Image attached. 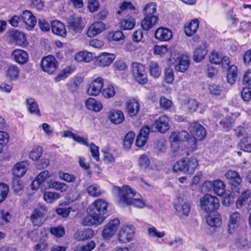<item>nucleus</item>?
Instances as JSON below:
<instances>
[{"label":"nucleus","mask_w":251,"mask_h":251,"mask_svg":"<svg viewBox=\"0 0 251 251\" xmlns=\"http://www.w3.org/2000/svg\"><path fill=\"white\" fill-rule=\"evenodd\" d=\"M134 236V229L132 226H124L119 230L118 237L119 240L122 243L128 242L131 241Z\"/></svg>","instance_id":"dca6fc26"},{"label":"nucleus","mask_w":251,"mask_h":251,"mask_svg":"<svg viewBox=\"0 0 251 251\" xmlns=\"http://www.w3.org/2000/svg\"><path fill=\"white\" fill-rule=\"evenodd\" d=\"M103 79L101 77L94 78L89 85L87 93L89 96H97L103 86Z\"/></svg>","instance_id":"2eb2a0df"},{"label":"nucleus","mask_w":251,"mask_h":251,"mask_svg":"<svg viewBox=\"0 0 251 251\" xmlns=\"http://www.w3.org/2000/svg\"><path fill=\"white\" fill-rule=\"evenodd\" d=\"M94 58L93 53L87 51H81L77 53L75 60L77 62H90Z\"/></svg>","instance_id":"72a5a7b5"},{"label":"nucleus","mask_w":251,"mask_h":251,"mask_svg":"<svg viewBox=\"0 0 251 251\" xmlns=\"http://www.w3.org/2000/svg\"><path fill=\"white\" fill-rule=\"evenodd\" d=\"M134 6L130 2L124 1L120 6V10L117 11V14L122 15H127V19H124L120 23V27L123 30H131L135 25V20L131 16Z\"/></svg>","instance_id":"7ed1b4c3"},{"label":"nucleus","mask_w":251,"mask_h":251,"mask_svg":"<svg viewBox=\"0 0 251 251\" xmlns=\"http://www.w3.org/2000/svg\"><path fill=\"white\" fill-rule=\"evenodd\" d=\"M9 192L8 185L3 183H0V203L7 197Z\"/></svg>","instance_id":"774afa93"},{"label":"nucleus","mask_w":251,"mask_h":251,"mask_svg":"<svg viewBox=\"0 0 251 251\" xmlns=\"http://www.w3.org/2000/svg\"><path fill=\"white\" fill-rule=\"evenodd\" d=\"M9 141V135L6 132L0 130V153L2 151L3 146Z\"/></svg>","instance_id":"338daca9"},{"label":"nucleus","mask_w":251,"mask_h":251,"mask_svg":"<svg viewBox=\"0 0 251 251\" xmlns=\"http://www.w3.org/2000/svg\"><path fill=\"white\" fill-rule=\"evenodd\" d=\"M207 224L211 227H219L222 224L221 216L219 213L208 216L206 218Z\"/></svg>","instance_id":"e433bc0d"},{"label":"nucleus","mask_w":251,"mask_h":251,"mask_svg":"<svg viewBox=\"0 0 251 251\" xmlns=\"http://www.w3.org/2000/svg\"><path fill=\"white\" fill-rule=\"evenodd\" d=\"M67 22L69 28L75 32H79L83 28L80 17L76 15H72L67 18Z\"/></svg>","instance_id":"aec40b11"},{"label":"nucleus","mask_w":251,"mask_h":251,"mask_svg":"<svg viewBox=\"0 0 251 251\" xmlns=\"http://www.w3.org/2000/svg\"><path fill=\"white\" fill-rule=\"evenodd\" d=\"M214 191L218 196H222L225 192V185L223 181L220 179L214 181Z\"/></svg>","instance_id":"a18cd8bd"},{"label":"nucleus","mask_w":251,"mask_h":251,"mask_svg":"<svg viewBox=\"0 0 251 251\" xmlns=\"http://www.w3.org/2000/svg\"><path fill=\"white\" fill-rule=\"evenodd\" d=\"M170 120L168 117L163 115L157 119L154 123L153 126L161 133H165L170 128Z\"/></svg>","instance_id":"412c9836"},{"label":"nucleus","mask_w":251,"mask_h":251,"mask_svg":"<svg viewBox=\"0 0 251 251\" xmlns=\"http://www.w3.org/2000/svg\"><path fill=\"white\" fill-rule=\"evenodd\" d=\"M74 69V67L71 66H68L63 69L54 77V81L55 82H59L65 79L73 72Z\"/></svg>","instance_id":"ea45409f"},{"label":"nucleus","mask_w":251,"mask_h":251,"mask_svg":"<svg viewBox=\"0 0 251 251\" xmlns=\"http://www.w3.org/2000/svg\"><path fill=\"white\" fill-rule=\"evenodd\" d=\"M174 208L176 209V214L179 217L188 216L190 210L189 204L187 202L182 203L178 202L174 204Z\"/></svg>","instance_id":"c756f323"},{"label":"nucleus","mask_w":251,"mask_h":251,"mask_svg":"<svg viewBox=\"0 0 251 251\" xmlns=\"http://www.w3.org/2000/svg\"><path fill=\"white\" fill-rule=\"evenodd\" d=\"M58 176L60 179L68 183L74 182L76 179L75 175L63 172H60Z\"/></svg>","instance_id":"4d7b16f0"},{"label":"nucleus","mask_w":251,"mask_h":251,"mask_svg":"<svg viewBox=\"0 0 251 251\" xmlns=\"http://www.w3.org/2000/svg\"><path fill=\"white\" fill-rule=\"evenodd\" d=\"M207 47L205 44L200 46L194 52V60L196 62L202 60L207 53Z\"/></svg>","instance_id":"c9c22d12"},{"label":"nucleus","mask_w":251,"mask_h":251,"mask_svg":"<svg viewBox=\"0 0 251 251\" xmlns=\"http://www.w3.org/2000/svg\"><path fill=\"white\" fill-rule=\"evenodd\" d=\"M93 235V231L91 229H87L78 232L76 238L79 241H83L92 238Z\"/></svg>","instance_id":"3c124183"},{"label":"nucleus","mask_w":251,"mask_h":251,"mask_svg":"<svg viewBox=\"0 0 251 251\" xmlns=\"http://www.w3.org/2000/svg\"><path fill=\"white\" fill-rule=\"evenodd\" d=\"M158 20V16H144L141 22V27L144 30L148 31L157 24Z\"/></svg>","instance_id":"cd10ccee"},{"label":"nucleus","mask_w":251,"mask_h":251,"mask_svg":"<svg viewBox=\"0 0 251 251\" xmlns=\"http://www.w3.org/2000/svg\"><path fill=\"white\" fill-rule=\"evenodd\" d=\"M116 93L114 87L111 85H108L102 91V96L106 98L113 97Z\"/></svg>","instance_id":"e2e57ef3"},{"label":"nucleus","mask_w":251,"mask_h":251,"mask_svg":"<svg viewBox=\"0 0 251 251\" xmlns=\"http://www.w3.org/2000/svg\"><path fill=\"white\" fill-rule=\"evenodd\" d=\"M41 70L49 75L53 74L58 67V62L52 55L44 57L40 62Z\"/></svg>","instance_id":"1a4fd4ad"},{"label":"nucleus","mask_w":251,"mask_h":251,"mask_svg":"<svg viewBox=\"0 0 251 251\" xmlns=\"http://www.w3.org/2000/svg\"><path fill=\"white\" fill-rule=\"evenodd\" d=\"M5 76L10 81L18 79L20 74V69L15 64H11L7 66L5 69Z\"/></svg>","instance_id":"393cba45"},{"label":"nucleus","mask_w":251,"mask_h":251,"mask_svg":"<svg viewBox=\"0 0 251 251\" xmlns=\"http://www.w3.org/2000/svg\"><path fill=\"white\" fill-rule=\"evenodd\" d=\"M9 41L17 46L25 47L27 45L25 34L17 30L12 29L7 33Z\"/></svg>","instance_id":"4468645a"},{"label":"nucleus","mask_w":251,"mask_h":251,"mask_svg":"<svg viewBox=\"0 0 251 251\" xmlns=\"http://www.w3.org/2000/svg\"><path fill=\"white\" fill-rule=\"evenodd\" d=\"M115 58V54L103 52L98 57L97 61L99 66L105 67L110 65Z\"/></svg>","instance_id":"bb28decb"},{"label":"nucleus","mask_w":251,"mask_h":251,"mask_svg":"<svg viewBox=\"0 0 251 251\" xmlns=\"http://www.w3.org/2000/svg\"><path fill=\"white\" fill-rule=\"evenodd\" d=\"M60 197V195L56 192H46L44 194V200L48 203H51Z\"/></svg>","instance_id":"864d4df0"},{"label":"nucleus","mask_w":251,"mask_h":251,"mask_svg":"<svg viewBox=\"0 0 251 251\" xmlns=\"http://www.w3.org/2000/svg\"><path fill=\"white\" fill-rule=\"evenodd\" d=\"M135 136V133L132 131L129 132L126 135L123 142V146L125 149H129L131 147Z\"/></svg>","instance_id":"8fccbe9b"},{"label":"nucleus","mask_w":251,"mask_h":251,"mask_svg":"<svg viewBox=\"0 0 251 251\" xmlns=\"http://www.w3.org/2000/svg\"><path fill=\"white\" fill-rule=\"evenodd\" d=\"M109 41H118L125 38V36L122 31L116 30L111 31L108 33L106 37Z\"/></svg>","instance_id":"37998d69"},{"label":"nucleus","mask_w":251,"mask_h":251,"mask_svg":"<svg viewBox=\"0 0 251 251\" xmlns=\"http://www.w3.org/2000/svg\"><path fill=\"white\" fill-rule=\"evenodd\" d=\"M199 26V21L197 19L191 20L184 26V32L188 36H191L197 31Z\"/></svg>","instance_id":"2f4dec72"},{"label":"nucleus","mask_w":251,"mask_h":251,"mask_svg":"<svg viewBox=\"0 0 251 251\" xmlns=\"http://www.w3.org/2000/svg\"><path fill=\"white\" fill-rule=\"evenodd\" d=\"M237 76V67L235 65H231L227 70V81L230 84H233Z\"/></svg>","instance_id":"a19ab883"},{"label":"nucleus","mask_w":251,"mask_h":251,"mask_svg":"<svg viewBox=\"0 0 251 251\" xmlns=\"http://www.w3.org/2000/svg\"><path fill=\"white\" fill-rule=\"evenodd\" d=\"M105 29V24L101 22H96L89 27L87 35L90 37H93L100 33Z\"/></svg>","instance_id":"5701e85b"},{"label":"nucleus","mask_w":251,"mask_h":251,"mask_svg":"<svg viewBox=\"0 0 251 251\" xmlns=\"http://www.w3.org/2000/svg\"><path fill=\"white\" fill-rule=\"evenodd\" d=\"M168 51V48L167 45H156L153 49L154 54L160 56H164Z\"/></svg>","instance_id":"680f3d73"},{"label":"nucleus","mask_w":251,"mask_h":251,"mask_svg":"<svg viewBox=\"0 0 251 251\" xmlns=\"http://www.w3.org/2000/svg\"><path fill=\"white\" fill-rule=\"evenodd\" d=\"M208 91L211 95L216 97H220L223 94L222 87L220 85L215 84L209 85Z\"/></svg>","instance_id":"5fc2aeb1"},{"label":"nucleus","mask_w":251,"mask_h":251,"mask_svg":"<svg viewBox=\"0 0 251 251\" xmlns=\"http://www.w3.org/2000/svg\"><path fill=\"white\" fill-rule=\"evenodd\" d=\"M156 11V5L154 2H150L146 5L144 9V16H157L154 15Z\"/></svg>","instance_id":"de8ad7c7"},{"label":"nucleus","mask_w":251,"mask_h":251,"mask_svg":"<svg viewBox=\"0 0 251 251\" xmlns=\"http://www.w3.org/2000/svg\"><path fill=\"white\" fill-rule=\"evenodd\" d=\"M120 221L118 218H114L110 220L106 224L102 231V236L104 239H109L111 238L116 232L119 225Z\"/></svg>","instance_id":"ddd939ff"},{"label":"nucleus","mask_w":251,"mask_h":251,"mask_svg":"<svg viewBox=\"0 0 251 251\" xmlns=\"http://www.w3.org/2000/svg\"><path fill=\"white\" fill-rule=\"evenodd\" d=\"M112 191L114 195L117 196V201L120 206L132 205L138 208H143L145 205V201L143 199L133 198L136 193L128 185H124L122 188L114 186Z\"/></svg>","instance_id":"f257e3e1"},{"label":"nucleus","mask_w":251,"mask_h":251,"mask_svg":"<svg viewBox=\"0 0 251 251\" xmlns=\"http://www.w3.org/2000/svg\"><path fill=\"white\" fill-rule=\"evenodd\" d=\"M126 109L130 116H135L139 109V104L135 100H130L126 102Z\"/></svg>","instance_id":"58836bf2"},{"label":"nucleus","mask_w":251,"mask_h":251,"mask_svg":"<svg viewBox=\"0 0 251 251\" xmlns=\"http://www.w3.org/2000/svg\"><path fill=\"white\" fill-rule=\"evenodd\" d=\"M52 32L57 35L65 37L67 35V31L64 24L61 22L54 20L51 23Z\"/></svg>","instance_id":"a878e982"},{"label":"nucleus","mask_w":251,"mask_h":251,"mask_svg":"<svg viewBox=\"0 0 251 251\" xmlns=\"http://www.w3.org/2000/svg\"><path fill=\"white\" fill-rule=\"evenodd\" d=\"M200 206L202 210L211 213L217 210L220 206L219 200L210 194H205L200 200Z\"/></svg>","instance_id":"0eeeda50"},{"label":"nucleus","mask_w":251,"mask_h":251,"mask_svg":"<svg viewBox=\"0 0 251 251\" xmlns=\"http://www.w3.org/2000/svg\"><path fill=\"white\" fill-rule=\"evenodd\" d=\"M225 176L229 180L232 192L239 193L242 178L238 173L234 171L229 170L225 173Z\"/></svg>","instance_id":"9b49d317"},{"label":"nucleus","mask_w":251,"mask_h":251,"mask_svg":"<svg viewBox=\"0 0 251 251\" xmlns=\"http://www.w3.org/2000/svg\"><path fill=\"white\" fill-rule=\"evenodd\" d=\"M159 103L161 108L164 110L170 109L172 105V101L167 99L164 96H162L160 98Z\"/></svg>","instance_id":"69168bd1"},{"label":"nucleus","mask_w":251,"mask_h":251,"mask_svg":"<svg viewBox=\"0 0 251 251\" xmlns=\"http://www.w3.org/2000/svg\"><path fill=\"white\" fill-rule=\"evenodd\" d=\"M87 192L90 196L94 197H99L104 193V191L100 189V186L96 184H92L88 187Z\"/></svg>","instance_id":"c03bdc74"},{"label":"nucleus","mask_w":251,"mask_h":251,"mask_svg":"<svg viewBox=\"0 0 251 251\" xmlns=\"http://www.w3.org/2000/svg\"><path fill=\"white\" fill-rule=\"evenodd\" d=\"M96 247L94 241H91L87 244L82 246H77L74 248V251H91Z\"/></svg>","instance_id":"6e6d98bb"},{"label":"nucleus","mask_w":251,"mask_h":251,"mask_svg":"<svg viewBox=\"0 0 251 251\" xmlns=\"http://www.w3.org/2000/svg\"><path fill=\"white\" fill-rule=\"evenodd\" d=\"M189 134L186 130H175L170 136L171 144H177L179 142L187 141L188 142Z\"/></svg>","instance_id":"f3484780"},{"label":"nucleus","mask_w":251,"mask_h":251,"mask_svg":"<svg viewBox=\"0 0 251 251\" xmlns=\"http://www.w3.org/2000/svg\"><path fill=\"white\" fill-rule=\"evenodd\" d=\"M47 210L45 207L40 206L34 209L30 216L31 223L34 226H42L47 220Z\"/></svg>","instance_id":"9d476101"},{"label":"nucleus","mask_w":251,"mask_h":251,"mask_svg":"<svg viewBox=\"0 0 251 251\" xmlns=\"http://www.w3.org/2000/svg\"><path fill=\"white\" fill-rule=\"evenodd\" d=\"M171 155L174 157H180L188 155L187 150L182 145L179 144H171Z\"/></svg>","instance_id":"f704fd0d"},{"label":"nucleus","mask_w":251,"mask_h":251,"mask_svg":"<svg viewBox=\"0 0 251 251\" xmlns=\"http://www.w3.org/2000/svg\"><path fill=\"white\" fill-rule=\"evenodd\" d=\"M251 197V190L246 189L242 192L236 201V206L238 209L242 207L244 203Z\"/></svg>","instance_id":"4c0bfd02"},{"label":"nucleus","mask_w":251,"mask_h":251,"mask_svg":"<svg viewBox=\"0 0 251 251\" xmlns=\"http://www.w3.org/2000/svg\"><path fill=\"white\" fill-rule=\"evenodd\" d=\"M243 220L240 213L234 212L229 215L228 220V232L229 234L234 233L243 224Z\"/></svg>","instance_id":"f8f14e48"},{"label":"nucleus","mask_w":251,"mask_h":251,"mask_svg":"<svg viewBox=\"0 0 251 251\" xmlns=\"http://www.w3.org/2000/svg\"><path fill=\"white\" fill-rule=\"evenodd\" d=\"M28 163L26 161H21L16 164L12 170V173L17 177L23 176L27 171Z\"/></svg>","instance_id":"c85d7f7f"},{"label":"nucleus","mask_w":251,"mask_h":251,"mask_svg":"<svg viewBox=\"0 0 251 251\" xmlns=\"http://www.w3.org/2000/svg\"><path fill=\"white\" fill-rule=\"evenodd\" d=\"M25 103L26 108L30 113L38 116H41L38 104L34 99L31 98H27Z\"/></svg>","instance_id":"473e14b6"},{"label":"nucleus","mask_w":251,"mask_h":251,"mask_svg":"<svg viewBox=\"0 0 251 251\" xmlns=\"http://www.w3.org/2000/svg\"><path fill=\"white\" fill-rule=\"evenodd\" d=\"M50 233L56 237L60 238L65 234V229L61 226L52 227L50 229Z\"/></svg>","instance_id":"0e129e2a"},{"label":"nucleus","mask_w":251,"mask_h":251,"mask_svg":"<svg viewBox=\"0 0 251 251\" xmlns=\"http://www.w3.org/2000/svg\"><path fill=\"white\" fill-rule=\"evenodd\" d=\"M199 166L198 160L194 158H185L178 160L173 166V170L176 173L182 172L192 175Z\"/></svg>","instance_id":"20e7f679"},{"label":"nucleus","mask_w":251,"mask_h":251,"mask_svg":"<svg viewBox=\"0 0 251 251\" xmlns=\"http://www.w3.org/2000/svg\"><path fill=\"white\" fill-rule=\"evenodd\" d=\"M12 216L7 210L1 209L0 210V226H4L10 222Z\"/></svg>","instance_id":"09e8293b"},{"label":"nucleus","mask_w":251,"mask_h":251,"mask_svg":"<svg viewBox=\"0 0 251 251\" xmlns=\"http://www.w3.org/2000/svg\"><path fill=\"white\" fill-rule=\"evenodd\" d=\"M171 59L174 60L173 64L176 71L181 73L186 71L190 65V60L187 55L174 51L171 53Z\"/></svg>","instance_id":"423d86ee"},{"label":"nucleus","mask_w":251,"mask_h":251,"mask_svg":"<svg viewBox=\"0 0 251 251\" xmlns=\"http://www.w3.org/2000/svg\"><path fill=\"white\" fill-rule=\"evenodd\" d=\"M49 187L62 193L66 192L68 189V186L66 184L57 181L50 182Z\"/></svg>","instance_id":"49530a36"},{"label":"nucleus","mask_w":251,"mask_h":251,"mask_svg":"<svg viewBox=\"0 0 251 251\" xmlns=\"http://www.w3.org/2000/svg\"><path fill=\"white\" fill-rule=\"evenodd\" d=\"M11 57L19 64H24L28 60V54L26 51L21 49H15L11 53Z\"/></svg>","instance_id":"4be33fe9"},{"label":"nucleus","mask_w":251,"mask_h":251,"mask_svg":"<svg viewBox=\"0 0 251 251\" xmlns=\"http://www.w3.org/2000/svg\"><path fill=\"white\" fill-rule=\"evenodd\" d=\"M188 129L193 136L188 140L189 147L193 150L196 147L197 140H203L206 137L207 132L203 126L196 122L190 123Z\"/></svg>","instance_id":"39448f33"},{"label":"nucleus","mask_w":251,"mask_h":251,"mask_svg":"<svg viewBox=\"0 0 251 251\" xmlns=\"http://www.w3.org/2000/svg\"><path fill=\"white\" fill-rule=\"evenodd\" d=\"M43 152L42 148L39 146H34L29 153L30 158L33 160H38Z\"/></svg>","instance_id":"603ef678"},{"label":"nucleus","mask_w":251,"mask_h":251,"mask_svg":"<svg viewBox=\"0 0 251 251\" xmlns=\"http://www.w3.org/2000/svg\"><path fill=\"white\" fill-rule=\"evenodd\" d=\"M108 117L110 122L115 125L121 124L125 120L123 112L119 110H111L108 112Z\"/></svg>","instance_id":"b1692460"},{"label":"nucleus","mask_w":251,"mask_h":251,"mask_svg":"<svg viewBox=\"0 0 251 251\" xmlns=\"http://www.w3.org/2000/svg\"><path fill=\"white\" fill-rule=\"evenodd\" d=\"M237 148L244 151L251 152V138H244L237 144Z\"/></svg>","instance_id":"79ce46f5"},{"label":"nucleus","mask_w":251,"mask_h":251,"mask_svg":"<svg viewBox=\"0 0 251 251\" xmlns=\"http://www.w3.org/2000/svg\"><path fill=\"white\" fill-rule=\"evenodd\" d=\"M85 106L88 110L96 112H100L103 108V105L101 102L92 98H88L85 101Z\"/></svg>","instance_id":"7c9ffc66"},{"label":"nucleus","mask_w":251,"mask_h":251,"mask_svg":"<svg viewBox=\"0 0 251 251\" xmlns=\"http://www.w3.org/2000/svg\"><path fill=\"white\" fill-rule=\"evenodd\" d=\"M21 17L27 29L30 30L34 27L37 23V20L30 11H23Z\"/></svg>","instance_id":"a211bd4d"},{"label":"nucleus","mask_w":251,"mask_h":251,"mask_svg":"<svg viewBox=\"0 0 251 251\" xmlns=\"http://www.w3.org/2000/svg\"><path fill=\"white\" fill-rule=\"evenodd\" d=\"M108 203L103 199L95 200L87 209L88 216L83 220L84 226L98 225L101 224L105 219L104 215L106 213Z\"/></svg>","instance_id":"f03ea898"},{"label":"nucleus","mask_w":251,"mask_h":251,"mask_svg":"<svg viewBox=\"0 0 251 251\" xmlns=\"http://www.w3.org/2000/svg\"><path fill=\"white\" fill-rule=\"evenodd\" d=\"M148 233L151 237L158 238H162L165 235L164 231H159L153 226L149 227L148 229Z\"/></svg>","instance_id":"bf43d9fd"},{"label":"nucleus","mask_w":251,"mask_h":251,"mask_svg":"<svg viewBox=\"0 0 251 251\" xmlns=\"http://www.w3.org/2000/svg\"><path fill=\"white\" fill-rule=\"evenodd\" d=\"M150 74L154 77H157L160 74L159 67L157 63L151 62L149 65Z\"/></svg>","instance_id":"052dcab7"},{"label":"nucleus","mask_w":251,"mask_h":251,"mask_svg":"<svg viewBox=\"0 0 251 251\" xmlns=\"http://www.w3.org/2000/svg\"><path fill=\"white\" fill-rule=\"evenodd\" d=\"M154 36L161 42H167L172 38L173 32L168 28L160 27L156 30Z\"/></svg>","instance_id":"6ab92c4d"},{"label":"nucleus","mask_w":251,"mask_h":251,"mask_svg":"<svg viewBox=\"0 0 251 251\" xmlns=\"http://www.w3.org/2000/svg\"><path fill=\"white\" fill-rule=\"evenodd\" d=\"M241 96L242 99L246 101L250 100L251 99V83L247 87L242 88L241 91Z\"/></svg>","instance_id":"13d9d810"},{"label":"nucleus","mask_w":251,"mask_h":251,"mask_svg":"<svg viewBox=\"0 0 251 251\" xmlns=\"http://www.w3.org/2000/svg\"><path fill=\"white\" fill-rule=\"evenodd\" d=\"M131 72L134 78L139 83L144 84L147 82V74L143 65L138 62L133 63Z\"/></svg>","instance_id":"6e6552de"}]
</instances>
